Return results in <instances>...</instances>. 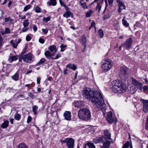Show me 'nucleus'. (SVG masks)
<instances>
[{"instance_id":"f257e3e1","label":"nucleus","mask_w":148,"mask_h":148,"mask_svg":"<svg viewBox=\"0 0 148 148\" xmlns=\"http://www.w3.org/2000/svg\"><path fill=\"white\" fill-rule=\"evenodd\" d=\"M83 95L87 99L91 100L94 105L101 109L104 116L106 115V105L100 90L93 91L89 88H87L84 90Z\"/></svg>"},{"instance_id":"f03ea898","label":"nucleus","mask_w":148,"mask_h":148,"mask_svg":"<svg viewBox=\"0 0 148 148\" xmlns=\"http://www.w3.org/2000/svg\"><path fill=\"white\" fill-rule=\"evenodd\" d=\"M112 90L115 92L121 93L125 92L126 87L125 84L121 81L115 80L112 82Z\"/></svg>"},{"instance_id":"7ed1b4c3","label":"nucleus","mask_w":148,"mask_h":148,"mask_svg":"<svg viewBox=\"0 0 148 148\" xmlns=\"http://www.w3.org/2000/svg\"><path fill=\"white\" fill-rule=\"evenodd\" d=\"M78 115L80 119L85 121H88L91 118V113L87 108L80 109L78 112Z\"/></svg>"},{"instance_id":"20e7f679","label":"nucleus","mask_w":148,"mask_h":148,"mask_svg":"<svg viewBox=\"0 0 148 148\" xmlns=\"http://www.w3.org/2000/svg\"><path fill=\"white\" fill-rule=\"evenodd\" d=\"M112 65V62L110 59L103 60L101 68L104 72H107L111 69Z\"/></svg>"},{"instance_id":"39448f33","label":"nucleus","mask_w":148,"mask_h":148,"mask_svg":"<svg viewBox=\"0 0 148 148\" xmlns=\"http://www.w3.org/2000/svg\"><path fill=\"white\" fill-rule=\"evenodd\" d=\"M128 74V68L125 66L121 67L119 74L120 78L123 79H125L127 77Z\"/></svg>"},{"instance_id":"423d86ee","label":"nucleus","mask_w":148,"mask_h":148,"mask_svg":"<svg viewBox=\"0 0 148 148\" xmlns=\"http://www.w3.org/2000/svg\"><path fill=\"white\" fill-rule=\"evenodd\" d=\"M23 61L26 63H30L33 61L34 56L31 53L23 56Z\"/></svg>"},{"instance_id":"0eeeda50","label":"nucleus","mask_w":148,"mask_h":148,"mask_svg":"<svg viewBox=\"0 0 148 148\" xmlns=\"http://www.w3.org/2000/svg\"><path fill=\"white\" fill-rule=\"evenodd\" d=\"M140 101L143 104V110L145 114L148 113V100L141 99Z\"/></svg>"},{"instance_id":"6e6552de","label":"nucleus","mask_w":148,"mask_h":148,"mask_svg":"<svg viewBox=\"0 0 148 148\" xmlns=\"http://www.w3.org/2000/svg\"><path fill=\"white\" fill-rule=\"evenodd\" d=\"M132 42V39L130 38L126 40L125 42L122 44V46H123L124 48L129 49L131 47Z\"/></svg>"},{"instance_id":"1a4fd4ad","label":"nucleus","mask_w":148,"mask_h":148,"mask_svg":"<svg viewBox=\"0 0 148 148\" xmlns=\"http://www.w3.org/2000/svg\"><path fill=\"white\" fill-rule=\"evenodd\" d=\"M74 142V140L73 138H68V140L66 141V144L68 148H73Z\"/></svg>"},{"instance_id":"9d476101","label":"nucleus","mask_w":148,"mask_h":148,"mask_svg":"<svg viewBox=\"0 0 148 148\" xmlns=\"http://www.w3.org/2000/svg\"><path fill=\"white\" fill-rule=\"evenodd\" d=\"M117 2L118 3L119 7L118 11L120 12L123 10L125 9V5L120 0H117Z\"/></svg>"},{"instance_id":"9b49d317","label":"nucleus","mask_w":148,"mask_h":148,"mask_svg":"<svg viewBox=\"0 0 148 148\" xmlns=\"http://www.w3.org/2000/svg\"><path fill=\"white\" fill-rule=\"evenodd\" d=\"M132 81L133 84L135 86H136L137 88L139 89L140 90H142V85L141 84L138 82L135 79L133 78L132 79Z\"/></svg>"},{"instance_id":"f8f14e48","label":"nucleus","mask_w":148,"mask_h":148,"mask_svg":"<svg viewBox=\"0 0 148 148\" xmlns=\"http://www.w3.org/2000/svg\"><path fill=\"white\" fill-rule=\"evenodd\" d=\"M106 119L110 123H112L113 121L112 117V113L111 111L109 112L107 115Z\"/></svg>"},{"instance_id":"ddd939ff","label":"nucleus","mask_w":148,"mask_h":148,"mask_svg":"<svg viewBox=\"0 0 148 148\" xmlns=\"http://www.w3.org/2000/svg\"><path fill=\"white\" fill-rule=\"evenodd\" d=\"M64 119L68 121L70 120L71 119V114L70 112L66 111L64 114Z\"/></svg>"},{"instance_id":"4468645a","label":"nucleus","mask_w":148,"mask_h":148,"mask_svg":"<svg viewBox=\"0 0 148 148\" xmlns=\"http://www.w3.org/2000/svg\"><path fill=\"white\" fill-rule=\"evenodd\" d=\"M84 105V103L82 101H75L73 103V105L75 107L80 108L82 107Z\"/></svg>"},{"instance_id":"2eb2a0df","label":"nucleus","mask_w":148,"mask_h":148,"mask_svg":"<svg viewBox=\"0 0 148 148\" xmlns=\"http://www.w3.org/2000/svg\"><path fill=\"white\" fill-rule=\"evenodd\" d=\"M103 143V145L101 146L100 148H109L110 147V141L108 140L105 141Z\"/></svg>"},{"instance_id":"dca6fc26","label":"nucleus","mask_w":148,"mask_h":148,"mask_svg":"<svg viewBox=\"0 0 148 148\" xmlns=\"http://www.w3.org/2000/svg\"><path fill=\"white\" fill-rule=\"evenodd\" d=\"M73 14L71 11H66V12L63 14V16L66 18L69 17L71 16H73Z\"/></svg>"},{"instance_id":"f3484780","label":"nucleus","mask_w":148,"mask_h":148,"mask_svg":"<svg viewBox=\"0 0 148 148\" xmlns=\"http://www.w3.org/2000/svg\"><path fill=\"white\" fill-rule=\"evenodd\" d=\"M104 135L105 137L107 139H110L111 134L108 130H106L104 131Z\"/></svg>"},{"instance_id":"a211bd4d","label":"nucleus","mask_w":148,"mask_h":148,"mask_svg":"<svg viewBox=\"0 0 148 148\" xmlns=\"http://www.w3.org/2000/svg\"><path fill=\"white\" fill-rule=\"evenodd\" d=\"M9 121L7 120H5L4 121L3 123H2L1 127L3 128H7L9 124Z\"/></svg>"},{"instance_id":"6ab92c4d","label":"nucleus","mask_w":148,"mask_h":148,"mask_svg":"<svg viewBox=\"0 0 148 148\" xmlns=\"http://www.w3.org/2000/svg\"><path fill=\"white\" fill-rule=\"evenodd\" d=\"M18 59L17 56H10L8 59L10 62H12Z\"/></svg>"},{"instance_id":"aec40b11","label":"nucleus","mask_w":148,"mask_h":148,"mask_svg":"<svg viewBox=\"0 0 148 148\" xmlns=\"http://www.w3.org/2000/svg\"><path fill=\"white\" fill-rule=\"evenodd\" d=\"M66 67L74 70H75L77 69V66L74 64H68L67 65Z\"/></svg>"},{"instance_id":"412c9836","label":"nucleus","mask_w":148,"mask_h":148,"mask_svg":"<svg viewBox=\"0 0 148 148\" xmlns=\"http://www.w3.org/2000/svg\"><path fill=\"white\" fill-rule=\"evenodd\" d=\"M112 14L111 12H108L107 13L105 14L103 17V20L110 18Z\"/></svg>"},{"instance_id":"4be33fe9","label":"nucleus","mask_w":148,"mask_h":148,"mask_svg":"<svg viewBox=\"0 0 148 148\" xmlns=\"http://www.w3.org/2000/svg\"><path fill=\"white\" fill-rule=\"evenodd\" d=\"M49 49L51 52L55 51V52H56L57 50L56 47L54 45H52L50 46Z\"/></svg>"},{"instance_id":"5701e85b","label":"nucleus","mask_w":148,"mask_h":148,"mask_svg":"<svg viewBox=\"0 0 148 148\" xmlns=\"http://www.w3.org/2000/svg\"><path fill=\"white\" fill-rule=\"evenodd\" d=\"M32 110L34 113V114L36 115L38 112L37 109L38 108V106H34L32 107Z\"/></svg>"},{"instance_id":"b1692460","label":"nucleus","mask_w":148,"mask_h":148,"mask_svg":"<svg viewBox=\"0 0 148 148\" xmlns=\"http://www.w3.org/2000/svg\"><path fill=\"white\" fill-rule=\"evenodd\" d=\"M45 56L48 59H51V52L49 51H47L45 52Z\"/></svg>"},{"instance_id":"393cba45","label":"nucleus","mask_w":148,"mask_h":148,"mask_svg":"<svg viewBox=\"0 0 148 148\" xmlns=\"http://www.w3.org/2000/svg\"><path fill=\"white\" fill-rule=\"evenodd\" d=\"M47 3L49 5L55 6L56 4V0H50V1L48 2Z\"/></svg>"},{"instance_id":"a878e982","label":"nucleus","mask_w":148,"mask_h":148,"mask_svg":"<svg viewBox=\"0 0 148 148\" xmlns=\"http://www.w3.org/2000/svg\"><path fill=\"white\" fill-rule=\"evenodd\" d=\"M123 25L126 27H128L129 26V24L127 21L125 19H122V20Z\"/></svg>"},{"instance_id":"bb28decb","label":"nucleus","mask_w":148,"mask_h":148,"mask_svg":"<svg viewBox=\"0 0 148 148\" xmlns=\"http://www.w3.org/2000/svg\"><path fill=\"white\" fill-rule=\"evenodd\" d=\"M101 3L98 2L96 6V9L97 10H98L99 12L101 10Z\"/></svg>"},{"instance_id":"cd10ccee","label":"nucleus","mask_w":148,"mask_h":148,"mask_svg":"<svg viewBox=\"0 0 148 148\" xmlns=\"http://www.w3.org/2000/svg\"><path fill=\"white\" fill-rule=\"evenodd\" d=\"M86 145L89 148H96L95 145L92 143L88 142L86 144Z\"/></svg>"},{"instance_id":"c85d7f7f","label":"nucleus","mask_w":148,"mask_h":148,"mask_svg":"<svg viewBox=\"0 0 148 148\" xmlns=\"http://www.w3.org/2000/svg\"><path fill=\"white\" fill-rule=\"evenodd\" d=\"M12 79L15 81H17L19 78V75L17 73H15L12 76Z\"/></svg>"},{"instance_id":"c756f323","label":"nucleus","mask_w":148,"mask_h":148,"mask_svg":"<svg viewBox=\"0 0 148 148\" xmlns=\"http://www.w3.org/2000/svg\"><path fill=\"white\" fill-rule=\"evenodd\" d=\"M21 116L18 114H16L14 116L15 119L18 121L20 120L21 118Z\"/></svg>"},{"instance_id":"7c9ffc66","label":"nucleus","mask_w":148,"mask_h":148,"mask_svg":"<svg viewBox=\"0 0 148 148\" xmlns=\"http://www.w3.org/2000/svg\"><path fill=\"white\" fill-rule=\"evenodd\" d=\"M17 148H27V147L25 144L21 143L18 145Z\"/></svg>"},{"instance_id":"2f4dec72","label":"nucleus","mask_w":148,"mask_h":148,"mask_svg":"<svg viewBox=\"0 0 148 148\" xmlns=\"http://www.w3.org/2000/svg\"><path fill=\"white\" fill-rule=\"evenodd\" d=\"M93 12V11H92L91 10H90V11L87 12L86 14V16L87 18H88L90 17L91 14H92Z\"/></svg>"},{"instance_id":"473e14b6","label":"nucleus","mask_w":148,"mask_h":148,"mask_svg":"<svg viewBox=\"0 0 148 148\" xmlns=\"http://www.w3.org/2000/svg\"><path fill=\"white\" fill-rule=\"evenodd\" d=\"M10 43L14 48H16L17 47L18 45L16 43L14 42L13 40H11L10 41Z\"/></svg>"},{"instance_id":"72a5a7b5","label":"nucleus","mask_w":148,"mask_h":148,"mask_svg":"<svg viewBox=\"0 0 148 148\" xmlns=\"http://www.w3.org/2000/svg\"><path fill=\"white\" fill-rule=\"evenodd\" d=\"M98 142H99L98 143H103L105 141V139L103 137H99L97 138Z\"/></svg>"},{"instance_id":"f704fd0d","label":"nucleus","mask_w":148,"mask_h":148,"mask_svg":"<svg viewBox=\"0 0 148 148\" xmlns=\"http://www.w3.org/2000/svg\"><path fill=\"white\" fill-rule=\"evenodd\" d=\"M5 22H9V24H10L12 23V20L9 17L5 18Z\"/></svg>"},{"instance_id":"c9c22d12","label":"nucleus","mask_w":148,"mask_h":148,"mask_svg":"<svg viewBox=\"0 0 148 148\" xmlns=\"http://www.w3.org/2000/svg\"><path fill=\"white\" fill-rule=\"evenodd\" d=\"M29 24L28 20L27 19L25 20L23 22V25L24 27H27L29 25Z\"/></svg>"},{"instance_id":"e433bc0d","label":"nucleus","mask_w":148,"mask_h":148,"mask_svg":"<svg viewBox=\"0 0 148 148\" xmlns=\"http://www.w3.org/2000/svg\"><path fill=\"white\" fill-rule=\"evenodd\" d=\"M130 145V142L128 141H127L124 144L122 148H128Z\"/></svg>"},{"instance_id":"4c0bfd02","label":"nucleus","mask_w":148,"mask_h":148,"mask_svg":"<svg viewBox=\"0 0 148 148\" xmlns=\"http://www.w3.org/2000/svg\"><path fill=\"white\" fill-rule=\"evenodd\" d=\"M99 34L101 38H102L104 34L103 30L101 29L99 30Z\"/></svg>"},{"instance_id":"58836bf2","label":"nucleus","mask_w":148,"mask_h":148,"mask_svg":"<svg viewBox=\"0 0 148 148\" xmlns=\"http://www.w3.org/2000/svg\"><path fill=\"white\" fill-rule=\"evenodd\" d=\"M45 59L44 58H42L37 63L38 65H40L42 64L45 61Z\"/></svg>"},{"instance_id":"ea45409f","label":"nucleus","mask_w":148,"mask_h":148,"mask_svg":"<svg viewBox=\"0 0 148 148\" xmlns=\"http://www.w3.org/2000/svg\"><path fill=\"white\" fill-rule=\"evenodd\" d=\"M41 10V9L38 6H36L35 8V11L37 13L40 12Z\"/></svg>"},{"instance_id":"a19ab883","label":"nucleus","mask_w":148,"mask_h":148,"mask_svg":"<svg viewBox=\"0 0 148 148\" xmlns=\"http://www.w3.org/2000/svg\"><path fill=\"white\" fill-rule=\"evenodd\" d=\"M42 31L43 33V34H47L48 31V30L47 29H42Z\"/></svg>"},{"instance_id":"79ce46f5","label":"nucleus","mask_w":148,"mask_h":148,"mask_svg":"<svg viewBox=\"0 0 148 148\" xmlns=\"http://www.w3.org/2000/svg\"><path fill=\"white\" fill-rule=\"evenodd\" d=\"M81 5L83 7L84 9H87L88 6L87 5L86 3L85 2L84 3H81Z\"/></svg>"},{"instance_id":"37998d69","label":"nucleus","mask_w":148,"mask_h":148,"mask_svg":"<svg viewBox=\"0 0 148 148\" xmlns=\"http://www.w3.org/2000/svg\"><path fill=\"white\" fill-rule=\"evenodd\" d=\"M82 42L83 45H84V49H85V48L86 47V39L85 37H84L82 38Z\"/></svg>"},{"instance_id":"c03bdc74","label":"nucleus","mask_w":148,"mask_h":148,"mask_svg":"<svg viewBox=\"0 0 148 148\" xmlns=\"http://www.w3.org/2000/svg\"><path fill=\"white\" fill-rule=\"evenodd\" d=\"M61 56V54L60 53H58L55 57H52L51 59L52 60H56L58 59Z\"/></svg>"},{"instance_id":"a18cd8bd","label":"nucleus","mask_w":148,"mask_h":148,"mask_svg":"<svg viewBox=\"0 0 148 148\" xmlns=\"http://www.w3.org/2000/svg\"><path fill=\"white\" fill-rule=\"evenodd\" d=\"M31 7V6L29 5L26 6L24 8L23 11H26L28 9H29Z\"/></svg>"},{"instance_id":"49530a36","label":"nucleus","mask_w":148,"mask_h":148,"mask_svg":"<svg viewBox=\"0 0 148 148\" xmlns=\"http://www.w3.org/2000/svg\"><path fill=\"white\" fill-rule=\"evenodd\" d=\"M66 45H60L61 50L60 51L62 52L63 51L65 50L64 48L66 47Z\"/></svg>"},{"instance_id":"de8ad7c7","label":"nucleus","mask_w":148,"mask_h":148,"mask_svg":"<svg viewBox=\"0 0 148 148\" xmlns=\"http://www.w3.org/2000/svg\"><path fill=\"white\" fill-rule=\"evenodd\" d=\"M50 18L49 17H47L46 18L43 17V20L45 22H47L50 20Z\"/></svg>"},{"instance_id":"09e8293b","label":"nucleus","mask_w":148,"mask_h":148,"mask_svg":"<svg viewBox=\"0 0 148 148\" xmlns=\"http://www.w3.org/2000/svg\"><path fill=\"white\" fill-rule=\"evenodd\" d=\"M10 31L9 29L8 28H6L5 29V34H7L10 33Z\"/></svg>"},{"instance_id":"8fccbe9b","label":"nucleus","mask_w":148,"mask_h":148,"mask_svg":"<svg viewBox=\"0 0 148 148\" xmlns=\"http://www.w3.org/2000/svg\"><path fill=\"white\" fill-rule=\"evenodd\" d=\"M39 41L40 43L43 44L45 42V40L43 39L40 38L39 39Z\"/></svg>"},{"instance_id":"3c124183","label":"nucleus","mask_w":148,"mask_h":148,"mask_svg":"<svg viewBox=\"0 0 148 148\" xmlns=\"http://www.w3.org/2000/svg\"><path fill=\"white\" fill-rule=\"evenodd\" d=\"M114 28L115 29L118 30L119 29V27L118 25V24H114Z\"/></svg>"},{"instance_id":"603ef678","label":"nucleus","mask_w":148,"mask_h":148,"mask_svg":"<svg viewBox=\"0 0 148 148\" xmlns=\"http://www.w3.org/2000/svg\"><path fill=\"white\" fill-rule=\"evenodd\" d=\"M31 39V38L29 36L27 35L26 36V41H30Z\"/></svg>"},{"instance_id":"864d4df0","label":"nucleus","mask_w":148,"mask_h":148,"mask_svg":"<svg viewBox=\"0 0 148 148\" xmlns=\"http://www.w3.org/2000/svg\"><path fill=\"white\" fill-rule=\"evenodd\" d=\"M33 30L34 32H36L37 30V27L35 25H33Z\"/></svg>"},{"instance_id":"5fc2aeb1","label":"nucleus","mask_w":148,"mask_h":148,"mask_svg":"<svg viewBox=\"0 0 148 148\" xmlns=\"http://www.w3.org/2000/svg\"><path fill=\"white\" fill-rule=\"evenodd\" d=\"M28 29V28L26 27H24L22 29V31L23 32H25L27 31Z\"/></svg>"},{"instance_id":"6e6d98bb","label":"nucleus","mask_w":148,"mask_h":148,"mask_svg":"<svg viewBox=\"0 0 148 148\" xmlns=\"http://www.w3.org/2000/svg\"><path fill=\"white\" fill-rule=\"evenodd\" d=\"M113 0H108V2L110 7H111L112 5Z\"/></svg>"},{"instance_id":"4d7b16f0","label":"nucleus","mask_w":148,"mask_h":148,"mask_svg":"<svg viewBox=\"0 0 148 148\" xmlns=\"http://www.w3.org/2000/svg\"><path fill=\"white\" fill-rule=\"evenodd\" d=\"M3 45V39L1 35H0V45Z\"/></svg>"},{"instance_id":"13d9d810","label":"nucleus","mask_w":148,"mask_h":148,"mask_svg":"<svg viewBox=\"0 0 148 148\" xmlns=\"http://www.w3.org/2000/svg\"><path fill=\"white\" fill-rule=\"evenodd\" d=\"M29 96L31 97L32 99H35V96L31 93H30L29 94Z\"/></svg>"},{"instance_id":"bf43d9fd","label":"nucleus","mask_w":148,"mask_h":148,"mask_svg":"<svg viewBox=\"0 0 148 148\" xmlns=\"http://www.w3.org/2000/svg\"><path fill=\"white\" fill-rule=\"evenodd\" d=\"M32 120V117L30 116H29L28 117L27 119V123H30Z\"/></svg>"},{"instance_id":"052dcab7","label":"nucleus","mask_w":148,"mask_h":148,"mask_svg":"<svg viewBox=\"0 0 148 148\" xmlns=\"http://www.w3.org/2000/svg\"><path fill=\"white\" fill-rule=\"evenodd\" d=\"M59 2H60V5L63 6V7H64L65 6V5H66L64 3V2H63V1H62L61 0H59Z\"/></svg>"},{"instance_id":"680f3d73","label":"nucleus","mask_w":148,"mask_h":148,"mask_svg":"<svg viewBox=\"0 0 148 148\" xmlns=\"http://www.w3.org/2000/svg\"><path fill=\"white\" fill-rule=\"evenodd\" d=\"M3 14L4 12L3 10H0V18L1 17H2L3 16Z\"/></svg>"},{"instance_id":"e2e57ef3","label":"nucleus","mask_w":148,"mask_h":148,"mask_svg":"<svg viewBox=\"0 0 148 148\" xmlns=\"http://www.w3.org/2000/svg\"><path fill=\"white\" fill-rule=\"evenodd\" d=\"M98 140L97 138H95L93 139V142L95 144L98 143L99 142H98V140Z\"/></svg>"},{"instance_id":"0e129e2a","label":"nucleus","mask_w":148,"mask_h":148,"mask_svg":"<svg viewBox=\"0 0 148 148\" xmlns=\"http://www.w3.org/2000/svg\"><path fill=\"white\" fill-rule=\"evenodd\" d=\"M68 138L65 139L64 140H61V142L62 143H66V141H67Z\"/></svg>"},{"instance_id":"69168bd1","label":"nucleus","mask_w":148,"mask_h":148,"mask_svg":"<svg viewBox=\"0 0 148 148\" xmlns=\"http://www.w3.org/2000/svg\"><path fill=\"white\" fill-rule=\"evenodd\" d=\"M40 77H38L37 79V82L38 84H39L40 83Z\"/></svg>"},{"instance_id":"338daca9","label":"nucleus","mask_w":148,"mask_h":148,"mask_svg":"<svg viewBox=\"0 0 148 148\" xmlns=\"http://www.w3.org/2000/svg\"><path fill=\"white\" fill-rule=\"evenodd\" d=\"M95 23L94 21H92L91 23V25L90 26L91 27H93L94 26H95Z\"/></svg>"},{"instance_id":"774afa93","label":"nucleus","mask_w":148,"mask_h":148,"mask_svg":"<svg viewBox=\"0 0 148 148\" xmlns=\"http://www.w3.org/2000/svg\"><path fill=\"white\" fill-rule=\"evenodd\" d=\"M143 90L145 91L147 89L148 87L147 86H145L143 87Z\"/></svg>"}]
</instances>
